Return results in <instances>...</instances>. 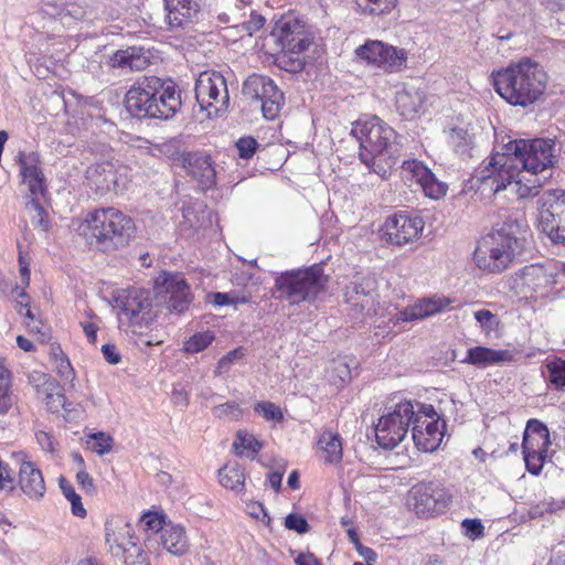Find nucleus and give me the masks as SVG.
<instances>
[{
    "mask_svg": "<svg viewBox=\"0 0 565 565\" xmlns=\"http://www.w3.org/2000/svg\"><path fill=\"white\" fill-rule=\"evenodd\" d=\"M127 111L138 119L172 118L181 108V93L171 78H138L125 95Z\"/></svg>",
    "mask_w": 565,
    "mask_h": 565,
    "instance_id": "obj_1",
    "label": "nucleus"
},
{
    "mask_svg": "<svg viewBox=\"0 0 565 565\" xmlns=\"http://www.w3.org/2000/svg\"><path fill=\"white\" fill-rule=\"evenodd\" d=\"M526 225L518 218L497 224L479 242L475 252L476 265L489 274L507 270L524 249Z\"/></svg>",
    "mask_w": 565,
    "mask_h": 565,
    "instance_id": "obj_2",
    "label": "nucleus"
},
{
    "mask_svg": "<svg viewBox=\"0 0 565 565\" xmlns=\"http://www.w3.org/2000/svg\"><path fill=\"white\" fill-rule=\"evenodd\" d=\"M352 134L360 143V160L374 173L386 178L401 157V146L395 130L374 116L359 120Z\"/></svg>",
    "mask_w": 565,
    "mask_h": 565,
    "instance_id": "obj_3",
    "label": "nucleus"
},
{
    "mask_svg": "<svg viewBox=\"0 0 565 565\" xmlns=\"http://www.w3.org/2000/svg\"><path fill=\"white\" fill-rule=\"evenodd\" d=\"M492 76L498 94L513 106L526 107L535 103L546 88L545 71L527 58L511 64Z\"/></svg>",
    "mask_w": 565,
    "mask_h": 565,
    "instance_id": "obj_4",
    "label": "nucleus"
},
{
    "mask_svg": "<svg viewBox=\"0 0 565 565\" xmlns=\"http://www.w3.org/2000/svg\"><path fill=\"white\" fill-rule=\"evenodd\" d=\"M556 143L550 138L526 140L521 157V174L514 181L513 193L520 199L539 194V190L551 178L548 170L557 161Z\"/></svg>",
    "mask_w": 565,
    "mask_h": 565,
    "instance_id": "obj_5",
    "label": "nucleus"
},
{
    "mask_svg": "<svg viewBox=\"0 0 565 565\" xmlns=\"http://www.w3.org/2000/svg\"><path fill=\"white\" fill-rule=\"evenodd\" d=\"M85 226L104 252L126 247L136 233L134 220L115 207L97 209L89 213Z\"/></svg>",
    "mask_w": 565,
    "mask_h": 565,
    "instance_id": "obj_6",
    "label": "nucleus"
},
{
    "mask_svg": "<svg viewBox=\"0 0 565 565\" xmlns=\"http://www.w3.org/2000/svg\"><path fill=\"white\" fill-rule=\"evenodd\" d=\"M526 140H510L502 147V152L495 151L477 172L480 183L489 186L494 193L508 186L513 192L514 181L521 174V157H523Z\"/></svg>",
    "mask_w": 565,
    "mask_h": 565,
    "instance_id": "obj_7",
    "label": "nucleus"
},
{
    "mask_svg": "<svg viewBox=\"0 0 565 565\" xmlns=\"http://www.w3.org/2000/svg\"><path fill=\"white\" fill-rule=\"evenodd\" d=\"M326 281L323 270L319 266L282 273L275 280L277 298L291 305L312 301L324 289Z\"/></svg>",
    "mask_w": 565,
    "mask_h": 565,
    "instance_id": "obj_8",
    "label": "nucleus"
},
{
    "mask_svg": "<svg viewBox=\"0 0 565 565\" xmlns=\"http://www.w3.org/2000/svg\"><path fill=\"white\" fill-rule=\"evenodd\" d=\"M414 416V405L409 401L401 402L394 409L380 417L375 435L380 447L395 448L406 437Z\"/></svg>",
    "mask_w": 565,
    "mask_h": 565,
    "instance_id": "obj_9",
    "label": "nucleus"
},
{
    "mask_svg": "<svg viewBox=\"0 0 565 565\" xmlns=\"http://www.w3.org/2000/svg\"><path fill=\"white\" fill-rule=\"evenodd\" d=\"M115 303L134 327H148L157 318L150 290L137 287L124 289L116 296Z\"/></svg>",
    "mask_w": 565,
    "mask_h": 565,
    "instance_id": "obj_10",
    "label": "nucleus"
},
{
    "mask_svg": "<svg viewBox=\"0 0 565 565\" xmlns=\"http://www.w3.org/2000/svg\"><path fill=\"white\" fill-rule=\"evenodd\" d=\"M195 99L207 116L226 111L230 103L225 77L218 72H203L195 83Z\"/></svg>",
    "mask_w": 565,
    "mask_h": 565,
    "instance_id": "obj_11",
    "label": "nucleus"
},
{
    "mask_svg": "<svg viewBox=\"0 0 565 565\" xmlns=\"http://www.w3.org/2000/svg\"><path fill=\"white\" fill-rule=\"evenodd\" d=\"M540 226L554 244L565 245V191L548 190L540 199Z\"/></svg>",
    "mask_w": 565,
    "mask_h": 565,
    "instance_id": "obj_12",
    "label": "nucleus"
},
{
    "mask_svg": "<svg viewBox=\"0 0 565 565\" xmlns=\"http://www.w3.org/2000/svg\"><path fill=\"white\" fill-rule=\"evenodd\" d=\"M242 92L246 98L260 103L263 115L267 119H275L285 102L282 92L274 81L259 74L248 76L243 83Z\"/></svg>",
    "mask_w": 565,
    "mask_h": 565,
    "instance_id": "obj_13",
    "label": "nucleus"
},
{
    "mask_svg": "<svg viewBox=\"0 0 565 565\" xmlns=\"http://www.w3.org/2000/svg\"><path fill=\"white\" fill-rule=\"evenodd\" d=\"M156 297L170 311L183 312L193 300L185 279L178 274L164 273L156 281Z\"/></svg>",
    "mask_w": 565,
    "mask_h": 565,
    "instance_id": "obj_14",
    "label": "nucleus"
},
{
    "mask_svg": "<svg viewBox=\"0 0 565 565\" xmlns=\"http://www.w3.org/2000/svg\"><path fill=\"white\" fill-rule=\"evenodd\" d=\"M106 543L114 557L118 558L125 565H150L143 559L142 551L131 541L130 527L125 524L119 532L113 527L111 523L106 524Z\"/></svg>",
    "mask_w": 565,
    "mask_h": 565,
    "instance_id": "obj_15",
    "label": "nucleus"
},
{
    "mask_svg": "<svg viewBox=\"0 0 565 565\" xmlns=\"http://www.w3.org/2000/svg\"><path fill=\"white\" fill-rule=\"evenodd\" d=\"M424 230V221L419 216L396 213L386 218L384 235L391 244L402 246L414 242Z\"/></svg>",
    "mask_w": 565,
    "mask_h": 565,
    "instance_id": "obj_16",
    "label": "nucleus"
},
{
    "mask_svg": "<svg viewBox=\"0 0 565 565\" xmlns=\"http://www.w3.org/2000/svg\"><path fill=\"white\" fill-rule=\"evenodd\" d=\"M411 498L417 515L428 516L440 513L448 507V497L443 488L429 482L412 488Z\"/></svg>",
    "mask_w": 565,
    "mask_h": 565,
    "instance_id": "obj_17",
    "label": "nucleus"
},
{
    "mask_svg": "<svg viewBox=\"0 0 565 565\" xmlns=\"http://www.w3.org/2000/svg\"><path fill=\"white\" fill-rule=\"evenodd\" d=\"M271 36L281 50L291 53H303L310 45L303 26L295 19L279 20L273 29Z\"/></svg>",
    "mask_w": 565,
    "mask_h": 565,
    "instance_id": "obj_18",
    "label": "nucleus"
},
{
    "mask_svg": "<svg viewBox=\"0 0 565 565\" xmlns=\"http://www.w3.org/2000/svg\"><path fill=\"white\" fill-rule=\"evenodd\" d=\"M344 297L345 301L351 305L354 318L375 315L377 294L372 281L362 279L359 282H352L347 287Z\"/></svg>",
    "mask_w": 565,
    "mask_h": 565,
    "instance_id": "obj_19",
    "label": "nucleus"
},
{
    "mask_svg": "<svg viewBox=\"0 0 565 565\" xmlns=\"http://www.w3.org/2000/svg\"><path fill=\"white\" fill-rule=\"evenodd\" d=\"M402 169L404 177L418 183L426 196L437 200L446 194L447 185L438 181L434 173L420 161H404Z\"/></svg>",
    "mask_w": 565,
    "mask_h": 565,
    "instance_id": "obj_20",
    "label": "nucleus"
},
{
    "mask_svg": "<svg viewBox=\"0 0 565 565\" xmlns=\"http://www.w3.org/2000/svg\"><path fill=\"white\" fill-rule=\"evenodd\" d=\"M17 162L20 167L22 182L28 185L32 198L43 195L45 192V177L40 167V156L38 152H19Z\"/></svg>",
    "mask_w": 565,
    "mask_h": 565,
    "instance_id": "obj_21",
    "label": "nucleus"
},
{
    "mask_svg": "<svg viewBox=\"0 0 565 565\" xmlns=\"http://www.w3.org/2000/svg\"><path fill=\"white\" fill-rule=\"evenodd\" d=\"M18 484L20 490L31 500H41L46 491L42 471L34 462L23 460L19 468Z\"/></svg>",
    "mask_w": 565,
    "mask_h": 565,
    "instance_id": "obj_22",
    "label": "nucleus"
},
{
    "mask_svg": "<svg viewBox=\"0 0 565 565\" xmlns=\"http://www.w3.org/2000/svg\"><path fill=\"white\" fill-rule=\"evenodd\" d=\"M522 292L526 296L537 294L544 296L548 292L552 279L545 268L540 264H531L522 268L519 274Z\"/></svg>",
    "mask_w": 565,
    "mask_h": 565,
    "instance_id": "obj_23",
    "label": "nucleus"
},
{
    "mask_svg": "<svg viewBox=\"0 0 565 565\" xmlns=\"http://www.w3.org/2000/svg\"><path fill=\"white\" fill-rule=\"evenodd\" d=\"M182 164L188 173L199 181L202 189L214 185L216 173L209 156L199 152L184 153Z\"/></svg>",
    "mask_w": 565,
    "mask_h": 565,
    "instance_id": "obj_24",
    "label": "nucleus"
},
{
    "mask_svg": "<svg viewBox=\"0 0 565 565\" xmlns=\"http://www.w3.org/2000/svg\"><path fill=\"white\" fill-rule=\"evenodd\" d=\"M425 92L415 85L404 84L395 94L397 111L405 118H413L425 102Z\"/></svg>",
    "mask_w": 565,
    "mask_h": 565,
    "instance_id": "obj_25",
    "label": "nucleus"
},
{
    "mask_svg": "<svg viewBox=\"0 0 565 565\" xmlns=\"http://www.w3.org/2000/svg\"><path fill=\"white\" fill-rule=\"evenodd\" d=\"M512 361L513 353L509 350H494L491 348L478 345L468 349L466 358L461 362L484 369L490 365Z\"/></svg>",
    "mask_w": 565,
    "mask_h": 565,
    "instance_id": "obj_26",
    "label": "nucleus"
},
{
    "mask_svg": "<svg viewBox=\"0 0 565 565\" xmlns=\"http://www.w3.org/2000/svg\"><path fill=\"white\" fill-rule=\"evenodd\" d=\"M450 305L448 298H427L422 299L414 306L407 307L398 313V320L414 321L425 319L435 313L441 312Z\"/></svg>",
    "mask_w": 565,
    "mask_h": 565,
    "instance_id": "obj_27",
    "label": "nucleus"
},
{
    "mask_svg": "<svg viewBox=\"0 0 565 565\" xmlns=\"http://www.w3.org/2000/svg\"><path fill=\"white\" fill-rule=\"evenodd\" d=\"M171 26H182L200 11V0H163Z\"/></svg>",
    "mask_w": 565,
    "mask_h": 565,
    "instance_id": "obj_28",
    "label": "nucleus"
},
{
    "mask_svg": "<svg viewBox=\"0 0 565 565\" xmlns=\"http://www.w3.org/2000/svg\"><path fill=\"white\" fill-rule=\"evenodd\" d=\"M150 64V57L142 47L130 46L118 50L110 58V65L130 71H143Z\"/></svg>",
    "mask_w": 565,
    "mask_h": 565,
    "instance_id": "obj_29",
    "label": "nucleus"
},
{
    "mask_svg": "<svg viewBox=\"0 0 565 565\" xmlns=\"http://www.w3.org/2000/svg\"><path fill=\"white\" fill-rule=\"evenodd\" d=\"M445 428V423L439 425L438 420L430 419L428 424H426L425 430L414 429V444L415 446L425 452H431L436 450L444 437L443 429Z\"/></svg>",
    "mask_w": 565,
    "mask_h": 565,
    "instance_id": "obj_30",
    "label": "nucleus"
},
{
    "mask_svg": "<svg viewBox=\"0 0 565 565\" xmlns=\"http://www.w3.org/2000/svg\"><path fill=\"white\" fill-rule=\"evenodd\" d=\"M160 539L163 548L171 555L183 556L189 551L190 544L185 530L180 525H166Z\"/></svg>",
    "mask_w": 565,
    "mask_h": 565,
    "instance_id": "obj_31",
    "label": "nucleus"
},
{
    "mask_svg": "<svg viewBox=\"0 0 565 565\" xmlns=\"http://www.w3.org/2000/svg\"><path fill=\"white\" fill-rule=\"evenodd\" d=\"M317 446L326 463L337 465L342 460L343 448L341 437L338 433L324 430L319 436Z\"/></svg>",
    "mask_w": 565,
    "mask_h": 565,
    "instance_id": "obj_32",
    "label": "nucleus"
},
{
    "mask_svg": "<svg viewBox=\"0 0 565 565\" xmlns=\"http://www.w3.org/2000/svg\"><path fill=\"white\" fill-rule=\"evenodd\" d=\"M17 396L12 391V373L0 358V414L6 415L15 405Z\"/></svg>",
    "mask_w": 565,
    "mask_h": 565,
    "instance_id": "obj_33",
    "label": "nucleus"
},
{
    "mask_svg": "<svg viewBox=\"0 0 565 565\" xmlns=\"http://www.w3.org/2000/svg\"><path fill=\"white\" fill-rule=\"evenodd\" d=\"M39 398H41L47 409L52 413H57L62 408H65L66 397L62 392L60 384L52 376L47 383L36 392Z\"/></svg>",
    "mask_w": 565,
    "mask_h": 565,
    "instance_id": "obj_34",
    "label": "nucleus"
},
{
    "mask_svg": "<svg viewBox=\"0 0 565 565\" xmlns=\"http://www.w3.org/2000/svg\"><path fill=\"white\" fill-rule=\"evenodd\" d=\"M183 222L192 228H201L212 223L211 211L201 202L182 209Z\"/></svg>",
    "mask_w": 565,
    "mask_h": 565,
    "instance_id": "obj_35",
    "label": "nucleus"
},
{
    "mask_svg": "<svg viewBox=\"0 0 565 565\" xmlns=\"http://www.w3.org/2000/svg\"><path fill=\"white\" fill-rule=\"evenodd\" d=\"M249 3L243 0H233L226 8L217 13V20L232 26H242L248 14Z\"/></svg>",
    "mask_w": 565,
    "mask_h": 565,
    "instance_id": "obj_36",
    "label": "nucleus"
},
{
    "mask_svg": "<svg viewBox=\"0 0 565 565\" xmlns=\"http://www.w3.org/2000/svg\"><path fill=\"white\" fill-rule=\"evenodd\" d=\"M220 483L231 490L239 491L244 488L245 473L238 465H226L218 470Z\"/></svg>",
    "mask_w": 565,
    "mask_h": 565,
    "instance_id": "obj_37",
    "label": "nucleus"
},
{
    "mask_svg": "<svg viewBox=\"0 0 565 565\" xmlns=\"http://www.w3.org/2000/svg\"><path fill=\"white\" fill-rule=\"evenodd\" d=\"M449 143L456 153L469 156L473 145V135L468 128L455 127L448 132Z\"/></svg>",
    "mask_w": 565,
    "mask_h": 565,
    "instance_id": "obj_38",
    "label": "nucleus"
},
{
    "mask_svg": "<svg viewBox=\"0 0 565 565\" xmlns=\"http://www.w3.org/2000/svg\"><path fill=\"white\" fill-rule=\"evenodd\" d=\"M383 52H381V55L377 57L376 66L398 70L405 64L406 52L404 50H398L385 43H383Z\"/></svg>",
    "mask_w": 565,
    "mask_h": 565,
    "instance_id": "obj_39",
    "label": "nucleus"
},
{
    "mask_svg": "<svg viewBox=\"0 0 565 565\" xmlns=\"http://www.w3.org/2000/svg\"><path fill=\"white\" fill-rule=\"evenodd\" d=\"M359 11L367 15L388 13L396 4V0H355Z\"/></svg>",
    "mask_w": 565,
    "mask_h": 565,
    "instance_id": "obj_40",
    "label": "nucleus"
},
{
    "mask_svg": "<svg viewBox=\"0 0 565 565\" xmlns=\"http://www.w3.org/2000/svg\"><path fill=\"white\" fill-rule=\"evenodd\" d=\"M302 53H291L288 50H281L277 56V65L289 73H299L305 68L306 61Z\"/></svg>",
    "mask_w": 565,
    "mask_h": 565,
    "instance_id": "obj_41",
    "label": "nucleus"
},
{
    "mask_svg": "<svg viewBox=\"0 0 565 565\" xmlns=\"http://www.w3.org/2000/svg\"><path fill=\"white\" fill-rule=\"evenodd\" d=\"M417 411L414 409L412 417V436L414 437V429L425 430L428 420L435 419L439 422V416L431 405L417 404Z\"/></svg>",
    "mask_w": 565,
    "mask_h": 565,
    "instance_id": "obj_42",
    "label": "nucleus"
},
{
    "mask_svg": "<svg viewBox=\"0 0 565 565\" xmlns=\"http://www.w3.org/2000/svg\"><path fill=\"white\" fill-rule=\"evenodd\" d=\"M58 484L64 497L71 502L72 513L75 516L84 518L86 510L82 504L81 497L75 492L74 487L64 477L60 478Z\"/></svg>",
    "mask_w": 565,
    "mask_h": 565,
    "instance_id": "obj_43",
    "label": "nucleus"
},
{
    "mask_svg": "<svg viewBox=\"0 0 565 565\" xmlns=\"http://www.w3.org/2000/svg\"><path fill=\"white\" fill-rule=\"evenodd\" d=\"M214 339L215 335L211 331L195 333L184 342V351L190 354L202 352L214 341Z\"/></svg>",
    "mask_w": 565,
    "mask_h": 565,
    "instance_id": "obj_44",
    "label": "nucleus"
},
{
    "mask_svg": "<svg viewBox=\"0 0 565 565\" xmlns=\"http://www.w3.org/2000/svg\"><path fill=\"white\" fill-rule=\"evenodd\" d=\"M548 381L555 390L565 387V360L554 359L546 364Z\"/></svg>",
    "mask_w": 565,
    "mask_h": 565,
    "instance_id": "obj_45",
    "label": "nucleus"
},
{
    "mask_svg": "<svg viewBox=\"0 0 565 565\" xmlns=\"http://www.w3.org/2000/svg\"><path fill=\"white\" fill-rule=\"evenodd\" d=\"M383 42L370 40L365 44L360 45L355 50L356 56L365 61L367 64L376 65L377 57L381 55L380 53L383 52Z\"/></svg>",
    "mask_w": 565,
    "mask_h": 565,
    "instance_id": "obj_46",
    "label": "nucleus"
},
{
    "mask_svg": "<svg viewBox=\"0 0 565 565\" xmlns=\"http://www.w3.org/2000/svg\"><path fill=\"white\" fill-rule=\"evenodd\" d=\"M88 437L87 444L99 456L108 454L114 447V438L104 431L93 433Z\"/></svg>",
    "mask_w": 565,
    "mask_h": 565,
    "instance_id": "obj_47",
    "label": "nucleus"
},
{
    "mask_svg": "<svg viewBox=\"0 0 565 565\" xmlns=\"http://www.w3.org/2000/svg\"><path fill=\"white\" fill-rule=\"evenodd\" d=\"M52 353L55 358L57 374L65 381H73L75 379V372L68 358L63 353L61 347H52Z\"/></svg>",
    "mask_w": 565,
    "mask_h": 565,
    "instance_id": "obj_48",
    "label": "nucleus"
},
{
    "mask_svg": "<svg viewBox=\"0 0 565 565\" xmlns=\"http://www.w3.org/2000/svg\"><path fill=\"white\" fill-rule=\"evenodd\" d=\"M25 209L31 214V222L34 226H38L43 231L49 230L47 213L40 204L38 198H31V200L26 203Z\"/></svg>",
    "mask_w": 565,
    "mask_h": 565,
    "instance_id": "obj_49",
    "label": "nucleus"
},
{
    "mask_svg": "<svg viewBox=\"0 0 565 565\" xmlns=\"http://www.w3.org/2000/svg\"><path fill=\"white\" fill-rule=\"evenodd\" d=\"M254 411L262 414L263 417L267 420L281 422L284 419L280 407L271 402H258L255 404Z\"/></svg>",
    "mask_w": 565,
    "mask_h": 565,
    "instance_id": "obj_50",
    "label": "nucleus"
},
{
    "mask_svg": "<svg viewBox=\"0 0 565 565\" xmlns=\"http://www.w3.org/2000/svg\"><path fill=\"white\" fill-rule=\"evenodd\" d=\"M551 445V441L550 439H545V438H542L540 439V437H530L529 434H524L523 436V443H522V448H523V454H534V452H540V451H546L547 452V448L548 446Z\"/></svg>",
    "mask_w": 565,
    "mask_h": 565,
    "instance_id": "obj_51",
    "label": "nucleus"
},
{
    "mask_svg": "<svg viewBox=\"0 0 565 565\" xmlns=\"http://www.w3.org/2000/svg\"><path fill=\"white\" fill-rule=\"evenodd\" d=\"M15 489V480L9 465L0 459V492L10 494Z\"/></svg>",
    "mask_w": 565,
    "mask_h": 565,
    "instance_id": "obj_52",
    "label": "nucleus"
},
{
    "mask_svg": "<svg viewBox=\"0 0 565 565\" xmlns=\"http://www.w3.org/2000/svg\"><path fill=\"white\" fill-rule=\"evenodd\" d=\"M235 146L237 148L239 158L248 160L255 154L258 148V142L255 138L248 136L239 138Z\"/></svg>",
    "mask_w": 565,
    "mask_h": 565,
    "instance_id": "obj_53",
    "label": "nucleus"
},
{
    "mask_svg": "<svg viewBox=\"0 0 565 565\" xmlns=\"http://www.w3.org/2000/svg\"><path fill=\"white\" fill-rule=\"evenodd\" d=\"M213 414L217 418L236 419L241 416L242 411L235 402H227L213 408Z\"/></svg>",
    "mask_w": 565,
    "mask_h": 565,
    "instance_id": "obj_54",
    "label": "nucleus"
},
{
    "mask_svg": "<svg viewBox=\"0 0 565 565\" xmlns=\"http://www.w3.org/2000/svg\"><path fill=\"white\" fill-rule=\"evenodd\" d=\"M546 451H540L534 454H523L526 469L530 473L537 476L546 458Z\"/></svg>",
    "mask_w": 565,
    "mask_h": 565,
    "instance_id": "obj_55",
    "label": "nucleus"
},
{
    "mask_svg": "<svg viewBox=\"0 0 565 565\" xmlns=\"http://www.w3.org/2000/svg\"><path fill=\"white\" fill-rule=\"evenodd\" d=\"M140 522L146 526L147 530L159 532L166 527L164 515L157 512H147L141 516Z\"/></svg>",
    "mask_w": 565,
    "mask_h": 565,
    "instance_id": "obj_56",
    "label": "nucleus"
},
{
    "mask_svg": "<svg viewBox=\"0 0 565 565\" xmlns=\"http://www.w3.org/2000/svg\"><path fill=\"white\" fill-rule=\"evenodd\" d=\"M285 526L288 530L296 531L299 534H305L309 531V524L307 520L297 513H290L286 516Z\"/></svg>",
    "mask_w": 565,
    "mask_h": 565,
    "instance_id": "obj_57",
    "label": "nucleus"
},
{
    "mask_svg": "<svg viewBox=\"0 0 565 565\" xmlns=\"http://www.w3.org/2000/svg\"><path fill=\"white\" fill-rule=\"evenodd\" d=\"M461 526L465 529V534L471 540L483 536L484 526L478 519H465Z\"/></svg>",
    "mask_w": 565,
    "mask_h": 565,
    "instance_id": "obj_58",
    "label": "nucleus"
},
{
    "mask_svg": "<svg viewBox=\"0 0 565 565\" xmlns=\"http://www.w3.org/2000/svg\"><path fill=\"white\" fill-rule=\"evenodd\" d=\"M249 12V19L244 20L243 22V30H245L248 34H253L254 32L258 31L263 28L265 23V18L258 13H256L253 9H248Z\"/></svg>",
    "mask_w": 565,
    "mask_h": 565,
    "instance_id": "obj_59",
    "label": "nucleus"
},
{
    "mask_svg": "<svg viewBox=\"0 0 565 565\" xmlns=\"http://www.w3.org/2000/svg\"><path fill=\"white\" fill-rule=\"evenodd\" d=\"M524 434H529L530 437H540V439H550V433L547 427L537 419H530L527 422Z\"/></svg>",
    "mask_w": 565,
    "mask_h": 565,
    "instance_id": "obj_60",
    "label": "nucleus"
},
{
    "mask_svg": "<svg viewBox=\"0 0 565 565\" xmlns=\"http://www.w3.org/2000/svg\"><path fill=\"white\" fill-rule=\"evenodd\" d=\"M475 318L479 322L482 330L491 331L498 323L495 316L487 309L478 310L475 312Z\"/></svg>",
    "mask_w": 565,
    "mask_h": 565,
    "instance_id": "obj_61",
    "label": "nucleus"
},
{
    "mask_svg": "<svg viewBox=\"0 0 565 565\" xmlns=\"http://www.w3.org/2000/svg\"><path fill=\"white\" fill-rule=\"evenodd\" d=\"M76 480L81 488L88 494L96 493V487L94 483V479L86 472L84 469H81L76 475Z\"/></svg>",
    "mask_w": 565,
    "mask_h": 565,
    "instance_id": "obj_62",
    "label": "nucleus"
},
{
    "mask_svg": "<svg viewBox=\"0 0 565 565\" xmlns=\"http://www.w3.org/2000/svg\"><path fill=\"white\" fill-rule=\"evenodd\" d=\"M333 372L341 383H345L351 380V370L349 363L344 360H338L334 362Z\"/></svg>",
    "mask_w": 565,
    "mask_h": 565,
    "instance_id": "obj_63",
    "label": "nucleus"
},
{
    "mask_svg": "<svg viewBox=\"0 0 565 565\" xmlns=\"http://www.w3.org/2000/svg\"><path fill=\"white\" fill-rule=\"evenodd\" d=\"M50 377L51 376L46 373L33 371L28 375V382L35 390V392H38L47 383Z\"/></svg>",
    "mask_w": 565,
    "mask_h": 565,
    "instance_id": "obj_64",
    "label": "nucleus"
}]
</instances>
